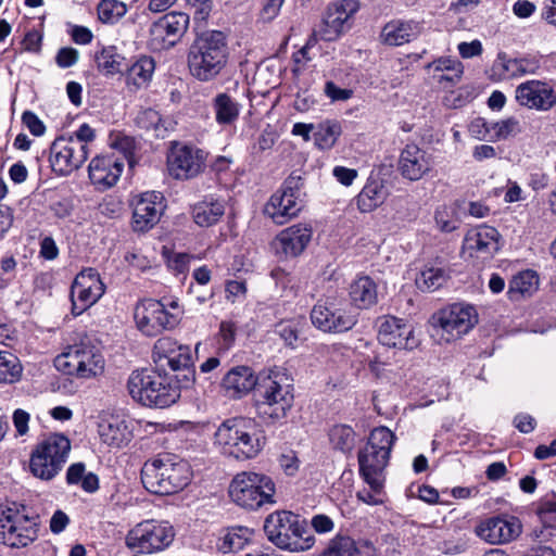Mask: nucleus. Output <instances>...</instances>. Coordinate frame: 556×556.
Listing matches in <instances>:
<instances>
[{
    "label": "nucleus",
    "instance_id": "f257e3e1",
    "mask_svg": "<svg viewBox=\"0 0 556 556\" xmlns=\"http://www.w3.org/2000/svg\"><path fill=\"white\" fill-rule=\"evenodd\" d=\"M214 444L224 456L247 460L261 453L265 446V437L254 420L230 418L216 429Z\"/></svg>",
    "mask_w": 556,
    "mask_h": 556
},
{
    "label": "nucleus",
    "instance_id": "f03ea898",
    "mask_svg": "<svg viewBox=\"0 0 556 556\" xmlns=\"http://www.w3.org/2000/svg\"><path fill=\"white\" fill-rule=\"evenodd\" d=\"M357 0H334L330 2L325 11L323 25L318 33H314L305 46L293 54V61L298 66L316 67L312 63L318 53L317 36L326 41H334L345 34L352 26V17L358 11Z\"/></svg>",
    "mask_w": 556,
    "mask_h": 556
},
{
    "label": "nucleus",
    "instance_id": "7ed1b4c3",
    "mask_svg": "<svg viewBox=\"0 0 556 556\" xmlns=\"http://www.w3.org/2000/svg\"><path fill=\"white\" fill-rule=\"evenodd\" d=\"M267 540L281 551L302 553L311 549L316 542L301 516L289 510H276L264 521Z\"/></svg>",
    "mask_w": 556,
    "mask_h": 556
},
{
    "label": "nucleus",
    "instance_id": "20e7f679",
    "mask_svg": "<svg viewBox=\"0 0 556 556\" xmlns=\"http://www.w3.org/2000/svg\"><path fill=\"white\" fill-rule=\"evenodd\" d=\"M293 388L286 372L270 370L258 377L255 407L262 419L280 420L293 404Z\"/></svg>",
    "mask_w": 556,
    "mask_h": 556
},
{
    "label": "nucleus",
    "instance_id": "39448f33",
    "mask_svg": "<svg viewBox=\"0 0 556 556\" xmlns=\"http://www.w3.org/2000/svg\"><path fill=\"white\" fill-rule=\"evenodd\" d=\"M190 465L184 459L164 456L144 464L141 481L154 494L169 495L184 490L191 481Z\"/></svg>",
    "mask_w": 556,
    "mask_h": 556
},
{
    "label": "nucleus",
    "instance_id": "423d86ee",
    "mask_svg": "<svg viewBox=\"0 0 556 556\" xmlns=\"http://www.w3.org/2000/svg\"><path fill=\"white\" fill-rule=\"evenodd\" d=\"M395 434L381 426L371 430L367 444L358 452L359 472L370 489L379 492L383 488L382 471L387 467Z\"/></svg>",
    "mask_w": 556,
    "mask_h": 556
},
{
    "label": "nucleus",
    "instance_id": "0eeeda50",
    "mask_svg": "<svg viewBox=\"0 0 556 556\" xmlns=\"http://www.w3.org/2000/svg\"><path fill=\"white\" fill-rule=\"evenodd\" d=\"M130 396L148 407H168L180 396L179 388L166 377L148 369L135 370L128 378Z\"/></svg>",
    "mask_w": 556,
    "mask_h": 556
},
{
    "label": "nucleus",
    "instance_id": "6e6552de",
    "mask_svg": "<svg viewBox=\"0 0 556 556\" xmlns=\"http://www.w3.org/2000/svg\"><path fill=\"white\" fill-rule=\"evenodd\" d=\"M39 518L17 503L0 505V541L10 548H24L39 536Z\"/></svg>",
    "mask_w": 556,
    "mask_h": 556
},
{
    "label": "nucleus",
    "instance_id": "1a4fd4ad",
    "mask_svg": "<svg viewBox=\"0 0 556 556\" xmlns=\"http://www.w3.org/2000/svg\"><path fill=\"white\" fill-rule=\"evenodd\" d=\"M182 311L177 300L140 301L134 311L138 330L148 337H156L165 330L174 329L181 319Z\"/></svg>",
    "mask_w": 556,
    "mask_h": 556
},
{
    "label": "nucleus",
    "instance_id": "9d476101",
    "mask_svg": "<svg viewBox=\"0 0 556 556\" xmlns=\"http://www.w3.org/2000/svg\"><path fill=\"white\" fill-rule=\"evenodd\" d=\"M276 488L273 479L263 473L243 471L238 473L229 486L231 500L245 509H257L275 504Z\"/></svg>",
    "mask_w": 556,
    "mask_h": 556
},
{
    "label": "nucleus",
    "instance_id": "9b49d317",
    "mask_svg": "<svg viewBox=\"0 0 556 556\" xmlns=\"http://www.w3.org/2000/svg\"><path fill=\"white\" fill-rule=\"evenodd\" d=\"M71 441L62 433H52L42 439L33 450L30 472L41 480H52L67 462Z\"/></svg>",
    "mask_w": 556,
    "mask_h": 556
},
{
    "label": "nucleus",
    "instance_id": "f8f14e48",
    "mask_svg": "<svg viewBox=\"0 0 556 556\" xmlns=\"http://www.w3.org/2000/svg\"><path fill=\"white\" fill-rule=\"evenodd\" d=\"M431 320L439 341L451 343L471 331L478 324L479 315L471 304L454 303L434 313Z\"/></svg>",
    "mask_w": 556,
    "mask_h": 556
},
{
    "label": "nucleus",
    "instance_id": "ddd939ff",
    "mask_svg": "<svg viewBox=\"0 0 556 556\" xmlns=\"http://www.w3.org/2000/svg\"><path fill=\"white\" fill-rule=\"evenodd\" d=\"M58 370L65 375L89 379L104 371V357L90 341H80L70 345L54 359Z\"/></svg>",
    "mask_w": 556,
    "mask_h": 556
},
{
    "label": "nucleus",
    "instance_id": "4468645a",
    "mask_svg": "<svg viewBox=\"0 0 556 556\" xmlns=\"http://www.w3.org/2000/svg\"><path fill=\"white\" fill-rule=\"evenodd\" d=\"M357 313L343 300L327 299L314 305L311 312L312 324L327 333H342L357 324Z\"/></svg>",
    "mask_w": 556,
    "mask_h": 556
},
{
    "label": "nucleus",
    "instance_id": "2eb2a0df",
    "mask_svg": "<svg viewBox=\"0 0 556 556\" xmlns=\"http://www.w3.org/2000/svg\"><path fill=\"white\" fill-rule=\"evenodd\" d=\"M175 538L168 521L144 520L136 525L126 536L129 548L142 554H152L168 547Z\"/></svg>",
    "mask_w": 556,
    "mask_h": 556
},
{
    "label": "nucleus",
    "instance_id": "dca6fc26",
    "mask_svg": "<svg viewBox=\"0 0 556 556\" xmlns=\"http://www.w3.org/2000/svg\"><path fill=\"white\" fill-rule=\"evenodd\" d=\"M226 37L222 31L210 30L199 36L190 47L189 70H214L227 63Z\"/></svg>",
    "mask_w": 556,
    "mask_h": 556
},
{
    "label": "nucleus",
    "instance_id": "f3484780",
    "mask_svg": "<svg viewBox=\"0 0 556 556\" xmlns=\"http://www.w3.org/2000/svg\"><path fill=\"white\" fill-rule=\"evenodd\" d=\"M207 153L194 146L175 143L167 156L170 175L176 179H190L205 168Z\"/></svg>",
    "mask_w": 556,
    "mask_h": 556
},
{
    "label": "nucleus",
    "instance_id": "a211bd4d",
    "mask_svg": "<svg viewBox=\"0 0 556 556\" xmlns=\"http://www.w3.org/2000/svg\"><path fill=\"white\" fill-rule=\"evenodd\" d=\"M105 292V286L93 268L81 270L71 288L72 312L78 316L96 304Z\"/></svg>",
    "mask_w": 556,
    "mask_h": 556
},
{
    "label": "nucleus",
    "instance_id": "6ab92c4d",
    "mask_svg": "<svg viewBox=\"0 0 556 556\" xmlns=\"http://www.w3.org/2000/svg\"><path fill=\"white\" fill-rule=\"evenodd\" d=\"M88 153L79 141L59 137L50 147L49 162L56 175L67 176L86 162Z\"/></svg>",
    "mask_w": 556,
    "mask_h": 556
},
{
    "label": "nucleus",
    "instance_id": "aec40b11",
    "mask_svg": "<svg viewBox=\"0 0 556 556\" xmlns=\"http://www.w3.org/2000/svg\"><path fill=\"white\" fill-rule=\"evenodd\" d=\"M132 228L147 231L156 225L166 207L165 198L159 191H146L132 197Z\"/></svg>",
    "mask_w": 556,
    "mask_h": 556
},
{
    "label": "nucleus",
    "instance_id": "412c9836",
    "mask_svg": "<svg viewBox=\"0 0 556 556\" xmlns=\"http://www.w3.org/2000/svg\"><path fill=\"white\" fill-rule=\"evenodd\" d=\"M378 341L388 348L409 351L420 343L414 327L404 319L393 316H386L380 320Z\"/></svg>",
    "mask_w": 556,
    "mask_h": 556
},
{
    "label": "nucleus",
    "instance_id": "4be33fe9",
    "mask_svg": "<svg viewBox=\"0 0 556 556\" xmlns=\"http://www.w3.org/2000/svg\"><path fill=\"white\" fill-rule=\"evenodd\" d=\"M152 358L161 369L169 367L174 371L188 368L192 363L190 346L180 344L169 337L156 340L153 346Z\"/></svg>",
    "mask_w": 556,
    "mask_h": 556
},
{
    "label": "nucleus",
    "instance_id": "5701e85b",
    "mask_svg": "<svg viewBox=\"0 0 556 556\" xmlns=\"http://www.w3.org/2000/svg\"><path fill=\"white\" fill-rule=\"evenodd\" d=\"M501 235L496 228L479 225L469 229L463 241V252L469 257L489 258L500 249Z\"/></svg>",
    "mask_w": 556,
    "mask_h": 556
},
{
    "label": "nucleus",
    "instance_id": "b1692460",
    "mask_svg": "<svg viewBox=\"0 0 556 556\" xmlns=\"http://www.w3.org/2000/svg\"><path fill=\"white\" fill-rule=\"evenodd\" d=\"M289 184L275 192L264 208V213L278 225H283L295 217L302 207L299 189Z\"/></svg>",
    "mask_w": 556,
    "mask_h": 556
},
{
    "label": "nucleus",
    "instance_id": "393cba45",
    "mask_svg": "<svg viewBox=\"0 0 556 556\" xmlns=\"http://www.w3.org/2000/svg\"><path fill=\"white\" fill-rule=\"evenodd\" d=\"M123 170L124 160L114 153L96 156L88 166L89 179L100 191L115 186Z\"/></svg>",
    "mask_w": 556,
    "mask_h": 556
},
{
    "label": "nucleus",
    "instance_id": "a878e982",
    "mask_svg": "<svg viewBox=\"0 0 556 556\" xmlns=\"http://www.w3.org/2000/svg\"><path fill=\"white\" fill-rule=\"evenodd\" d=\"M476 533L490 544H505L521 533V523L511 516L491 517L480 522Z\"/></svg>",
    "mask_w": 556,
    "mask_h": 556
},
{
    "label": "nucleus",
    "instance_id": "bb28decb",
    "mask_svg": "<svg viewBox=\"0 0 556 556\" xmlns=\"http://www.w3.org/2000/svg\"><path fill=\"white\" fill-rule=\"evenodd\" d=\"M432 155L415 143H408L400 154L399 170L412 181L421 179L432 169Z\"/></svg>",
    "mask_w": 556,
    "mask_h": 556
},
{
    "label": "nucleus",
    "instance_id": "cd10ccee",
    "mask_svg": "<svg viewBox=\"0 0 556 556\" xmlns=\"http://www.w3.org/2000/svg\"><path fill=\"white\" fill-rule=\"evenodd\" d=\"M312 228L307 225H293L280 231L273 241L278 255L294 257L300 255L312 239Z\"/></svg>",
    "mask_w": 556,
    "mask_h": 556
},
{
    "label": "nucleus",
    "instance_id": "c85d7f7f",
    "mask_svg": "<svg viewBox=\"0 0 556 556\" xmlns=\"http://www.w3.org/2000/svg\"><path fill=\"white\" fill-rule=\"evenodd\" d=\"M516 100L522 106L547 111L555 104L556 96L546 83L529 80L517 87Z\"/></svg>",
    "mask_w": 556,
    "mask_h": 556
},
{
    "label": "nucleus",
    "instance_id": "c756f323",
    "mask_svg": "<svg viewBox=\"0 0 556 556\" xmlns=\"http://www.w3.org/2000/svg\"><path fill=\"white\" fill-rule=\"evenodd\" d=\"M94 60L98 67L102 70L119 68L122 66L127 67V70H154L156 66L154 59L146 54L140 55L136 62L129 66L126 63V58L118 52L115 46L102 47L96 52Z\"/></svg>",
    "mask_w": 556,
    "mask_h": 556
},
{
    "label": "nucleus",
    "instance_id": "7c9ffc66",
    "mask_svg": "<svg viewBox=\"0 0 556 556\" xmlns=\"http://www.w3.org/2000/svg\"><path fill=\"white\" fill-rule=\"evenodd\" d=\"M420 31L418 22L393 20L383 26L380 38L384 45L396 47L416 39Z\"/></svg>",
    "mask_w": 556,
    "mask_h": 556
},
{
    "label": "nucleus",
    "instance_id": "2f4dec72",
    "mask_svg": "<svg viewBox=\"0 0 556 556\" xmlns=\"http://www.w3.org/2000/svg\"><path fill=\"white\" fill-rule=\"evenodd\" d=\"M99 435L103 443L112 447H122L130 442L132 433L121 416H110L99 424Z\"/></svg>",
    "mask_w": 556,
    "mask_h": 556
},
{
    "label": "nucleus",
    "instance_id": "473e14b6",
    "mask_svg": "<svg viewBox=\"0 0 556 556\" xmlns=\"http://www.w3.org/2000/svg\"><path fill=\"white\" fill-rule=\"evenodd\" d=\"M258 378L248 366H237L230 369L223 379V387L232 397H240L256 389Z\"/></svg>",
    "mask_w": 556,
    "mask_h": 556
},
{
    "label": "nucleus",
    "instance_id": "72a5a7b5",
    "mask_svg": "<svg viewBox=\"0 0 556 556\" xmlns=\"http://www.w3.org/2000/svg\"><path fill=\"white\" fill-rule=\"evenodd\" d=\"M349 295L356 308H370L378 302L377 283L369 276H359L351 282Z\"/></svg>",
    "mask_w": 556,
    "mask_h": 556
},
{
    "label": "nucleus",
    "instance_id": "f704fd0d",
    "mask_svg": "<svg viewBox=\"0 0 556 556\" xmlns=\"http://www.w3.org/2000/svg\"><path fill=\"white\" fill-rule=\"evenodd\" d=\"M253 534L252 529L243 526L226 528L217 538L216 548L223 554L236 553L251 542Z\"/></svg>",
    "mask_w": 556,
    "mask_h": 556
},
{
    "label": "nucleus",
    "instance_id": "c9c22d12",
    "mask_svg": "<svg viewBox=\"0 0 556 556\" xmlns=\"http://www.w3.org/2000/svg\"><path fill=\"white\" fill-rule=\"evenodd\" d=\"M343 134L342 122L336 118H326L316 124L313 141L316 149L329 151L336 147Z\"/></svg>",
    "mask_w": 556,
    "mask_h": 556
},
{
    "label": "nucleus",
    "instance_id": "e433bc0d",
    "mask_svg": "<svg viewBox=\"0 0 556 556\" xmlns=\"http://www.w3.org/2000/svg\"><path fill=\"white\" fill-rule=\"evenodd\" d=\"M225 214V202L207 198L192 207V218L200 227H210L216 224Z\"/></svg>",
    "mask_w": 556,
    "mask_h": 556
},
{
    "label": "nucleus",
    "instance_id": "4c0bfd02",
    "mask_svg": "<svg viewBox=\"0 0 556 556\" xmlns=\"http://www.w3.org/2000/svg\"><path fill=\"white\" fill-rule=\"evenodd\" d=\"M189 17L181 12H170L153 23L151 31L159 37H176L181 35L187 28Z\"/></svg>",
    "mask_w": 556,
    "mask_h": 556
},
{
    "label": "nucleus",
    "instance_id": "58836bf2",
    "mask_svg": "<svg viewBox=\"0 0 556 556\" xmlns=\"http://www.w3.org/2000/svg\"><path fill=\"white\" fill-rule=\"evenodd\" d=\"M539 288V277L533 270H525L509 282L508 295L511 301H519L521 298L532 295Z\"/></svg>",
    "mask_w": 556,
    "mask_h": 556
},
{
    "label": "nucleus",
    "instance_id": "ea45409f",
    "mask_svg": "<svg viewBox=\"0 0 556 556\" xmlns=\"http://www.w3.org/2000/svg\"><path fill=\"white\" fill-rule=\"evenodd\" d=\"M383 201V187L376 180L368 181L356 197V205L363 213L372 212L381 205Z\"/></svg>",
    "mask_w": 556,
    "mask_h": 556
},
{
    "label": "nucleus",
    "instance_id": "a19ab883",
    "mask_svg": "<svg viewBox=\"0 0 556 556\" xmlns=\"http://www.w3.org/2000/svg\"><path fill=\"white\" fill-rule=\"evenodd\" d=\"M329 442L334 451L350 454L356 444V433L349 425H334L329 430Z\"/></svg>",
    "mask_w": 556,
    "mask_h": 556
},
{
    "label": "nucleus",
    "instance_id": "79ce46f5",
    "mask_svg": "<svg viewBox=\"0 0 556 556\" xmlns=\"http://www.w3.org/2000/svg\"><path fill=\"white\" fill-rule=\"evenodd\" d=\"M22 376L18 358L9 351L0 350V383H14Z\"/></svg>",
    "mask_w": 556,
    "mask_h": 556
},
{
    "label": "nucleus",
    "instance_id": "37998d69",
    "mask_svg": "<svg viewBox=\"0 0 556 556\" xmlns=\"http://www.w3.org/2000/svg\"><path fill=\"white\" fill-rule=\"evenodd\" d=\"M214 109L218 124H231L239 116L238 103L226 93H220L215 98Z\"/></svg>",
    "mask_w": 556,
    "mask_h": 556
},
{
    "label": "nucleus",
    "instance_id": "c03bdc74",
    "mask_svg": "<svg viewBox=\"0 0 556 556\" xmlns=\"http://www.w3.org/2000/svg\"><path fill=\"white\" fill-rule=\"evenodd\" d=\"M447 274L443 268L427 267L416 278V286L421 291L432 292L444 285Z\"/></svg>",
    "mask_w": 556,
    "mask_h": 556
},
{
    "label": "nucleus",
    "instance_id": "a18cd8bd",
    "mask_svg": "<svg viewBox=\"0 0 556 556\" xmlns=\"http://www.w3.org/2000/svg\"><path fill=\"white\" fill-rule=\"evenodd\" d=\"M358 551L355 541L348 535H336L319 556H356Z\"/></svg>",
    "mask_w": 556,
    "mask_h": 556
},
{
    "label": "nucleus",
    "instance_id": "49530a36",
    "mask_svg": "<svg viewBox=\"0 0 556 556\" xmlns=\"http://www.w3.org/2000/svg\"><path fill=\"white\" fill-rule=\"evenodd\" d=\"M127 12V7L119 0H102L98 5V16L102 23L114 24Z\"/></svg>",
    "mask_w": 556,
    "mask_h": 556
},
{
    "label": "nucleus",
    "instance_id": "de8ad7c7",
    "mask_svg": "<svg viewBox=\"0 0 556 556\" xmlns=\"http://www.w3.org/2000/svg\"><path fill=\"white\" fill-rule=\"evenodd\" d=\"M434 222L437 228L445 233H450L459 227L456 211L446 204L437 207L434 212Z\"/></svg>",
    "mask_w": 556,
    "mask_h": 556
},
{
    "label": "nucleus",
    "instance_id": "09e8293b",
    "mask_svg": "<svg viewBox=\"0 0 556 556\" xmlns=\"http://www.w3.org/2000/svg\"><path fill=\"white\" fill-rule=\"evenodd\" d=\"M493 135L491 141L507 139L521 132L522 127L518 118L508 117L492 124Z\"/></svg>",
    "mask_w": 556,
    "mask_h": 556
},
{
    "label": "nucleus",
    "instance_id": "8fccbe9b",
    "mask_svg": "<svg viewBox=\"0 0 556 556\" xmlns=\"http://www.w3.org/2000/svg\"><path fill=\"white\" fill-rule=\"evenodd\" d=\"M302 325V319L283 320L276 325L275 332L285 341L288 346L294 348Z\"/></svg>",
    "mask_w": 556,
    "mask_h": 556
},
{
    "label": "nucleus",
    "instance_id": "3c124183",
    "mask_svg": "<svg viewBox=\"0 0 556 556\" xmlns=\"http://www.w3.org/2000/svg\"><path fill=\"white\" fill-rule=\"evenodd\" d=\"M324 92L331 100V102H344L350 100L354 94V91L351 87L342 86L334 80H328L325 84Z\"/></svg>",
    "mask_w": 556,
    "mask_h": 556
},
{
    "label": "nucleus",
    "instance_id": "603ef678",
    "mask_svg": "<svg viewBox=\"0 0 556 556\" xmlns=\"http://www.w3.org/2000/svg\"><path fill=\"white\" fill-rule=\"evenodd\" d=\"M285 0H262L257 21L267 24L273 22L280 13Z\"/></svg>",
    "mask_w": 556,
    "mask_h": 556
},
{
    "label": "nucleus",
    "instance_id": "864d4df0",
    "mask_svg": "<svg viewBox=\"0 0 556 556\" xmlns=\"http://www.w3.org/2000/svg\"><path fill=\"white\" fill-rule=\"evenodd\" d=\"M468 131L471 137L478 140H491L493 135L492 124H488L482 117H477L470 122Z\"/></svg>",
    "mask_w": 556,
    "mask_h": 556
},
{
    "label": "nucleus",
    "instance_id": "5fc2aeb1",
    "mask_svg": "<svg viewBox=\"0 0 556 556\" xmlns=\"http://www.w3.org/2000/svg\"><path fill=\"white\" fill-rule=\"evenodd\" d=\"M191 256L187 253H173L167 256V267L175 274H186Z\"/></svg>",
    "mask_w": 556,
    "mask_h": 556
},
{
    "label": "nucleus",
    "instance_id": "6e6d98bb",
    "mask_svg": "<svg viewBox=\"0 0 556 556\" xmlns=\"http://www.w3.org/2000/svg\"><path fill=\"white\" fill-rule=\"evenodd\" d=\"M152 73L153 72H126L124 80L130 91H136L151 80Z\"/></svg>",
    "mask_w": 556,
    "mask_h": 556
},
{
    "label": "nucleus",
    "instance_id": "4d7b16f0",
    "mask_svg": "<svg viewBox=\"0 0 556 556\" xmlns=\"http://www.w3.org/2000/svg\"><path fill=\"white\" fill-rule=\"evenodd\" d=\"M22 122L34 136H42L46 131L42 121L31 111L23 113Z\"/></svg>",
    "mask_w": 556,
    "mask_h": 556
},
{
    "label": "nucleus",
    "instance_id": "13d9d810",
    "mask_svg": "<svg viewBox=\"0 0 556 556\" xmlns=\"http://www.w3.org/2000/svg\"><path fill=\"white\" fill-rule=\"evenodd\" d=\"M311 526L318 534H327L334 529L333 520L325 514H317L313 516L311 519Z\"/></svg>",
    "mask_w": 556,
    "mask_h": 556
},
{
    "label": "nucleus",
    "instance_id": "bf43d9fd",
    "mask_svg": "<svg viewBox=\"0 0 556 556\" xmlns=\"http://www.w3.org/2000/svg\"><path fill=\"white\" fill-rule=\"evenodd\" d=\"M333 177L343 186H351L358 176V173L354 168L345 166H336L332 170Z\"/></svg>",
    "mask_w": 556,
    "mask_h": 556
},
{
    "label": "nucleus",
    "instance_id": "052dcab7",
    "mask_svg": "<svg viewBox=\"0 0 556 556\" xmlns=\"http://www.w3.org/2000/svg\"><path fill=\"white\" fill-rule=\"evenodd\" d=\"M12 419L17 434L25 435L28 432L30 415L26 410L17 408L14 410Z\"/></svg>",
    "mask_w": 556,
    "mask_h": 556
},
{
    "label": "nucleus",
    "instance_id": "680f3d73",
    "mask_svg": "<svg viewBox=\"0 0 556 556\" xmlns=\"http://www.w3.org/2000/svg\"><path fill=\"white\" fill-rule=\"evenodd\" d=\"M515 16L518 18H529L536 11V5L529 0H517L511 8Z\"/></svg>",
    "mask_w": 556,
    "mask_h": 556
},
{
    "label": "nucleus",
    "instance_id": "e2e57ef3",
    "mask_svg": "<svg viewBox=\"0 0 556 556\" xmlns=\"http://www.w3.org/2000/svg\"><path fill=\"white\" fill-rule=\"evenodd\" d=\"M136 121L140 127L148 129L150 127L157 126L161 118L156 111H154L152 109H147V110L141 111L138 114Z\"/></svg>",
    "mask_w": 556,
    "mask_h": 556
},
{
    "label": "nucleus",
    "instance_id": "0e129e2a",
    "mask_svg": "<svg viewBox=\"0 0 556 556\" xmlns=\"http://www.w3.org/2000/svg\"><path fill=\"white\" fill-rule=\"evenodd\" d=\"M299 459L294 452L282 454L279 457V465L283 472L288 476H293L299 469Z\"/></svg>",
    "mask_w": 556,
    "mask_h": 556
},
{
    "label": "nucleus",
    "instance_id": "69168bd1",
    "mask_svg": "<svg viewBox=\"0 0 556 556\" xmlns=\"http://www.w3.org/2000/svg\"><path fill=\"white\" fill-rule=\"evenodd\" d=\"M78 60V51L74 48H62L56 54V63L61 67L75 65Z\"/></svg>",
    "mask_w": 556,
    "mask_h": 556
},
{
    "label": "nucleus",
    "instance_id": "338daca9",
    "mask_svg": "<svg viewBox=\"0 0 556 556\" xmlns=\"http://www.w3.org/2000/svg\"><path fill=\"white\" fill-rule=\"evenodd\" d=\"M522 200H525V195L521 187L516 181L508 180L505 187V203H515Z\"/></svg>",
    "mask_w": 556,
    "mask_h": 556
},
{
    "label": "nucleus",
    "instance_id": "774afa93",
    "mask_svg": "<svg viewBox=\"0 0 556 556\" xmlns=\"http://www.w3.org/2000/svg\"><path fill=\"white\" fill-rule=\"evenodd\" d=\"M68 523V516L62 510H56L50 519V530L52 533L59 534L65 530Z\"/></svg>",
    "mask_w": 556,
    "mask_h": 556
}]
</instances>
